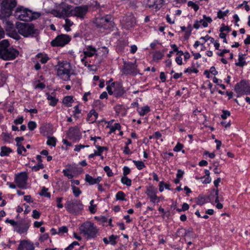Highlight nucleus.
<instances>
[{"label":"nucleus","mask_w":250,"mask_h":250,"mask_svg":"<svg viewBox=\"0 0 250 250\" xmlns=\"http://www.w3.org/2000/svg\"><path fill=\"white\" fill-rule=\"evenodd\" d=\"M104 170L105 172H106L107 175L108 177H111L113 175V173L112 171V170L110 169L109 167L108 166H105L104 167Z\"/></svg>","instance_id":"nucleus-49"},{"label":"nucleus","mask_w":250,"mask_h":250,"mask_svg":"<svg viewBox=\"0 0 250 250\" xmlns=\"http://www.w3.org/2000/svg\"><path fill=\"white\" fill-rule=\"evenodd\" d=\"M46 94L47 95V99L48 101H50L49 105L52 106H55L57 104L58 100L57 99L55 96H53L48 93Z\"/></svg>","instance_id":"nucleus-28"},{"label":"nucleus","mask_w":250,"mask_h":250,"mask_svg":"<svg viewBox=\"0 0 250 250\" xmlns=\"http://www.w3.org/2000/svg\"><path fill=\"white\" fill-rule=\"evenodd\" d=\"M63 173L64 175L67 176L69 179H72L73 177V174L70 173L67 169H63Z\"/></svg>","instance_id":"nucleus-61"},{"label":"nucleus","mask_w":250,"mask_h":250,"mask_svg":"<svg viewBox=\"0 0 250 250\" xmlns=\"http://www.w3.org/2000/svg\"><path fill=\"white\" fill-rule=\"evenodd\" d=\"M95 147L97 148L98 151L97 152L98 153V156H101L102 153L104 150H107V147L106 146H101L99 145H95Z\"/></svg>","instance_id":"nucleus-41"},{"label":"nucleus","mask_w":250,"mask_h":250,"mask_svg":"<svg viewBox=\"0 0 250 250\" xmlns=\"http://www.w3.org/2000/svg\"><path fill=\"white\" fill-rule=\"evenodd\" d=\"M40 215L41 213L39 211H38L36 209H34L33 210L32 217L33 218L35 219H38L40 218Z\"/></svg>","instance_id":"nucleus-56"},{"label":"nucleus","mask_w":250,"mask_h":250,"mask_svg":"<svg viewBox=\"0 0 250 250\" xmlns=\"http://www.w3.org/2000/svg\"><path fill=\"white\" fill-rule=\"evenodd\" d=\"M79 245V243L77 241H74L71 244H70L67 248L65 249V250H72L75 246Z\"/></svg>","instance_id":"nucleus-55"},{"label":"nucleus","mask_w":250,"mask_h":250,"mask_svg":"<svg viewBox=\"0 0 250 250\" xmlns=\"http://www.w3.org/2000/svg\"><path fill=\"white\" fill-rule=\"evenodd\" d=\"M150 111V109L149 106L146 105L142 107L140 110L138 111L139 115L141 116H144L147 113Z\"/></svg>","instance_id":"nucleus-32"},{"label":"nucleus","mask_w":250,"mask_h":250,"mask_svg":"<svg viewBox=\"0 0 250 250\" xmlns=\"http://www.w3.org/2000/svg\"><path fill=\"white\" fill-rule=\"evenodd\" d=\"M44 167L42 163H38V164L33 166L32 167V170L34 171H37L40 169H42Z\"/></svg>","instance_id":"nucleus-47"},{"label":"nucleus","mask_w":250,"mask_h":250,"mask_svg":"<svg viewBox=\"0 0 250 250\" xmlns=\"http://www.w3.org/2000/svg\"><path fill=\"white\" fill-rule=\"evenodd\" d=\"M73 102V97L71 96H65L62 100L63 104L68 107L71 106Z\"/></svg>","instance_id":"nucleus-31"},{"label":"nucleus","mask_w":250,"mask_h":250,"mask_svg":"<svg viewBox=\"0 0 250 250\" xmlns=\"http://www.w3.org/2000/svg\"><path fill=\"white\" fill-rule=\"evenodd\" d=\"M96 49L92 46H88L86 48V50L83 51L84 56L86 57H91L96 53Z\"/></svg>","instance_id":"nucleus-25"},{"label":"nucleus","mask_w":250,"mask_h":250,"mask_svg":"<svg viewBox=\"0 0 250 250\" xmlns=\"http://www.w3.org/2000/svg\"><path fill=\"white\" fill-rule=\"evenodd\" d=\"M46 143L48 146H55L56 145V139L54 137H49L48 138Z\"/></svg>","instance_id":"nucleus-42"},{"label":"nucleus","mask_w":250,"mask_h":250,"mask_svg":"<svg viewBox=\"0 0 250 250\" xmlns=\"http://www.w3.org/2000/svg\"><path fill=\"white\" fill-rule=\"evenodd\" d=\"M7 80L6 74L2 72H0V87L2 86L5 83Z\"/></svg>","instance_id":"nucleus-40"},{"label":"nucleus","mask_w":250,"mask_h":250,"mask_svg":"<svg viewBox=\"0 0 250 250\" xmlns=\"http://www.w3.org/2000/svg\"><path fill=\"white\" fill-rule=\"evenodd\" d=\"M102 178L101 176H98L96 178H94L88 174L85 175V180L90 185L98 184L102 181Z\"/></svg>","instance_id":"nucleus-22"},{"label":"nucleus","mask_w":250,"mask_h":250,"mask_svg":"<svg viewBox=\"0 0 250 250\" xmlns=\"http://www.w3.org/2000/svg\"><path fill=\"white\" fill-rule=\"evenodd\" d=\"M165 1V0H148L147 5L157 11L163 7Z\"/></svg>","instance_id":"nucleus-19"},{"label":"nucleus","mask_w":250,"mask_h":250,"mask_svg":"<svg viewBox=\"0 0 250 250\" xmlns=\"http://www.w3.org/2000/svg\"><path fill=\"white\" fill-rule=\"evenodd\" d=\"M73 24V22L68 18L65 19V24L63 25V27L65 30L67 32H69L71 30L70 26Z\"/></svg>","instance_id":"nucleus-30"},{"label":"nucleus","mask_w":250,"mask_h":250,"mask_svg":"<svg viewBox=\"0 0 250 250\" xmlns=\"http://www.w3.org/2000/svg\"><path fill=\"white\" fill-rule=\"evenodd\" d=\"M14 16L21 21H29L38 19L41 14L38 12H33L30 9L21 6L16 8Z\"/></svg>","instance_id":"nucleus-2"},{"label":"nucleus","mask_w":250,"mask_h":250,"mask_svg":"<svg viewBox=\"0 0 250 250\" xmlns=\"http://www.w3.org/2000/svg\"><path fill=\"white\" fill-rule=\"evenodd\" d=\"M98 117V114L94 109H92L87 114L86 120L89 123H94Z\"/></svg>","instance_id":"nucleus-23"},{"label":"nucleus","mask_w":250,"mask_h":250,"mask_svg":"<svg viewBox=\"0 0 250 250\" xmlns=\"http://www.w3.org/2000/svg\"><path fill=\"white\" fill-rule=\"evenodd\" d=\"M132 162L138 170H141L146 167L145 164L142 161L133 160Z\"/></svg>","instance_id":"nucleus-35"},{"label":"nucleus","mask_w":250,"mask_h":250,"mask_svg":"<svg viewBox=\"0 0 250 250\" xmlns=\"http://www.w3.org/2000/svg\"><path fill=\"white\" fill-rule=\"evenodd\" d=\"M118 237V236L113 234L109 237V241L112 245L114 246L117 244V242L116 240Z\"/></svg>","instance_id":"nucleus-43"},{"label":"nucleus","mask_w":250,"mask_h":250,"mask_svg":"<svg viewBox=\"0 0 250 250\" xmlns=\"http://www.w3.org/2000/svg\"><path fill=\"white\" fill-rule=\"evenodd\" d=\"M56 67L57 75L63 81H67L70 79L71 66L70 63L66 61L59 62Z\"/></svg>","instance_id":"nucleus-5"},{"label":"nucleus","mask_w":250,"mask_h":250,"mask_svg":"<svg viewBox=\"0 0 250 250\" xmlns=\"http://www.w3.org/2000/svg\"><path fill=\"white\" fill-rule=\"evenodd\" d=\"M229 12V11L228 10H227L225 11H222L220 10L217 12V17L220 19H223L224 16H226L227 15Z\"/></svg>","instance_id":"nucleus-45"},{"label":"nucleus","mask_w":250,"mask_h":250,"mask_svg":"<svg viewBox=\"0 0 250 250\" xmlns=\"http://www.w3.org/2000/svg\"><path fill=\"white\" fill-rule=\"evenodd\" d=\"M184 173L185 172L183 170H182L181 169H178L177 170V173L176 174V178H179L180 179L182 178Z\"/></svg>","instance_id":"nucleus-60"},{"label":"nucleus","mask_w":250,"mask_h":250,"mask_svg":"<svg viewBox=\"0 0 250 250\" xmlns=\"http://www.w3.org/2000/svg\"><path fill=\"white\" fill-rule=\"evenodd\" d=\"M71 37L66 34H61L57 36L51 42V45L52 46H64L68 43L71 40Z\"/></svg>","instance_id":"nucleus-11"},{"label":"nucleus","mask_w":250,"mask_h":250,"mask_svg":"<svg viewBox=\"0 0 250 250\" xmlns=\"http://www.w3.org/2000/svg\"><path fill=\"white\" fill-rule=\"evenodd\" d=\"M65 207L69 213L73 214H77L83 209V205L78 200L72 202L67 201L65 204Z\"/></svg>","instance_id":"nucleus-9"},{"label":"nucleus","mask_w":250,"mask_h":250,"mask_svg":"<svg viewBox=\"0 0 250 250\" xmlns=\"http://www.w3.org/2000/svg\"><path fill=\"white\" fill-rule=\"evenodd\" d=\"M234 90L238 94V97L244 94L249 95L250 94V84L248 81L242 80L236 84Z\"/></svg>","instance_id":"nucleus-8"},{"label":"nucleus","mask_w":250,"mask_h":250,"mask_svg":"<svg viewBox=\"0 0 250 250\" xmlns=\"http://www.w3.org/2000/svg\"><path fill=\"white\" fill-rule=\"evenodd\" d=\"M1 136L3 140L5 142L11 143V135L10 133L7 132H3L1 134Z\"/></svg>","instance_id":"nucleus-33"},{"label":"nucleus","mask_w":250,"mask_h":250,"mask_svg":"<svg viewBox=\"0 0 250 250\" xmlns=\"http://www.w3.org/2000/svg\"><path fill=\"white\" fill-rule=\"evenodd\" d=\"M35 247L33 243L25 240L20 241L17 250H34Z\"/></svg>","instance_id":"nucleus-20"},{"label":"nucleus","mask_w":250,"mask_h":250,"mask_svg":"<svg viewBox=\"0 0 250 250\" xmlns=\"http://www.w3.org/2000/svg\"><path fill=\"white\" fill-rule=\"evenodd\" d=\"M22 151H23L24 152H26V148L22 145L21 146H20L18 147L17 153L21 155Z\"/></svg>","instance_id":"nucleus-62"},{"label":"nucleus","mask_w":250,"mask_h":250,"mask_svg":"<svg viewBox=\"0 0 250 250\" xmlns=\"http://www.w3.org/2000/svg\"><path fill=\"white\" fill-rule=\"evenodd\" d=\"M18 50L10 47V44L7 40H3L0 42V58L4 60H13L19 55Z\"/></svg>","instance_id":"nucleus-1"},{"label":"nucleus","mask_w":250,"mask_h":250,"mask_svg":"<svg viewBox=\"0 0 250 250\" xmlns=\"http://www.w3.org/2000/svg\"><path fill=\"white\" fill-rule=\"evenodd\" d=\"M96 23L97 26L107 29L112 26V18L109 15H106L104 17L97 18L96 19Z\"/></svg>","instance_id":"nucleus-10"},{"label":"nucleus","mask_w":250,"mask_h":250,"mask_svg":"<svg viewBox=\"0 0 250 250\" xmlns=\"http://www.w3.org/2000/svg\"><path fill=\"white\" fill-rule=\"evenodd\" d=\"M125 194L122 191H118L116 195V199L117 200L125 201Z\"/></svg>","instance_id":"nucleus-37"},{"label":"nucleus","mask_w":250,"mask_h":250,"mask_svg":"<svg viewBox=\"0 0 250 250\" xmlns=\"http://www.w3.org/2000/svg\"><path fill=\"white\" fill-rule=\"evenodd\" d=\"M23 117L22 116H21L19 117L18 118L15 119L14 121V124L16 125H19V124H22L23 122Z\"/></svg>","instance_id":"nucleus-63"},{"label":"nucleus","mask_w":250,"mask_h":250,"mask_svg":"<svg viewBox=\"0 0 250 250\" xmlns=\"http://www.w3.org/2000/svg\"><path fill=\"white\" fill-rule=\"evenodd\" d=\"M130 172V169L127 166H125L123 167V174L124 176H126Z\"/></svg>","instance_id":"nucleus-64"},{"label":"nucleus","mask_w":250,"mask_h":250,"mask_svg":"<svg viewBox=\"0 0 250 250\" xmlns=\"http://www.w3.org/2000/svg\"><path fill=\"white\" fill-rule=\"evenodd\" d=\"M67 137L73 141H79L82 137V133L78 126L71 127L66 132Z\"/></svg>","instance_id":"nucleus-12"},{"label":"nucleus","mask_w":250,"mask_h":250,"mask_svg":"<svg viewBox=\"0 0 250 250\" xmlns=\"http://www.w3.org/2000/svg\"><path fill=\"white\" fill-rule=\"evenodd\" d=\"M199 72V70L195 68L194 67H188L187 68L185 71V73H197Z\"/></svg>","instance_id":"nucleus-48"},{"label":"nucleus","mask_w":250,"mask_h":250,"mask_svg":"<svg viewBox=\"0 0 250 250\" xmlns=\"http://www.w3.org/2000/svg\"><path fill=\"white\" fill-rule=\"evenodd\" d=\"M121 181L122 184H123L124 185H125L127 186H130L131 185L132 182L131 179H129L126 176H124L123 177H122Z\"/></svg>","instance_id":"nucleus-38"},{"label":"nucleus","mask_w":250,"mask_h":250,"mask_svg":"<svg viewBox=\"0 0 250 250\" xmlns=\"http://www.w3.org/2000/svg\"><path fill=\"white\" fill-rule=\"evenodd\" d=\"M68 231V229L66 226H62L59 228L58 234L64 233Z\"/></svg>","instance_id":"nucleus-52"},{"label":"nucleus","mask_w":250,"mask_h":250,"mask_svg":"<svg viewBox=\"0 0 250 250\" xmlns=\"http://www.w3.org/2000/svg\"><path fill=\"white\" fill-rule=\"evenodd\" d=\"M62 199L63 198L62 197H58L56 199L57 202V207L59 208H62L63 207V205L61 203Z\"/></svg>","instance_id":"nucleus-58"},{"label":"nucleus","mask_w":250,"mask_h":250,"mask_svg":"<svg viewBox=\"0 0 250 250\" xmlns=\"http://www.w3.org/2000/svg\"><path fill=\"white\" fill-rule=\"evenodd\" d=\"M5 222L6 223L10 224L12 226L15 227V228L17 227L18 222L14 221V220L9 219L8 218L6 219Z\"/></svg>","instance_id":"nucleus-54"},{"label":"nucleus","mask_w":250,"mask_h":250,"mask_svg":"<svg viewBox=\"0 0 250 250\" xmlns=\"http://www.w3.org/2000/svg\"><path fill=\"white\" fill-rule=\"evenodd\" d=\"M157 188L153 186H149L146 192L147 196L150 198L151 202L155 203L158 197L156 195Z\"/></svg>","instance_id":"nucleus-17"},{"label":"nucleus","mask_w":250,"mask_h":250,"mask_svg":"<svg viewBox=\"0 0 250 250\" xmlns=\"http://www.w3.org/2000/svg\"><path fill=\"white\" fill-rule=\"evenodd\" d=\"M136 63L128 62L125 66L124 72L126 74H134L136 73Z\"/></svg>","instance_id":"nucleus-21"},{"label":"nucleus","mask_w":250,"mask_h":250,"mask_svg":"<svg viewBox=\"0 0 250 250\" xmlns=\"http://www.w3.org/2000/svg\"><path fill=\"white\" fill-rule=\"evenodd\" d=\"M17 28L19 34L26 38L36 37L40 33L32 23H19L17 25Z\"/></svg>","instance_id":"nucleus-3"},{"label":"nucleus","mask_w":250,"mask_h":250,"mask_svg":"<svg viewBox=\"0 0 250 250\" xmlns=\"http://www.w3.org/2000/svg\"><path fill=\"white\" fill-rule=\"evenodd\" d=\"M197 205L202 206L207 203L206 197L203 195H200L195 199Z\"/></svg>","instance_id":"nucleus-29"},{"label":"nucleus","mask_w":250,"mask_h":250,"mask_svg":"<svg viewBox=\"0 0 250 250\" xmlns=\"http://www.w3.org/2000/svg\"><path fill=\"white\" fill-rule=\"evenodd\" d=\"M30 226V222L26 220H21L18 222L15 230L20 234L26 232Z\"/></svg>","instance_id":"nucleus-15"},{"label":"nucleus","mask_w":250,"mask_h":250,"mask_svg":"<svg viewBox=\"0 0 250 250\" xmlns=\"http://www.w3.org/2000/svg\"><path fill=\"white\" fill-rule=\"evenodd\" d=\"M1 151L0 155L1 157L8 156L9 154L12 152V149L6 146H1L0 148Z\"/></svg>","instance_id":"nucleus-27"},{"label":"nucleus","mask_w":250,"mask_h":250,"mask_svg":"<svg viewBox=\"0 0 250 250\" xmlns=\"http://www.w3.org/2000/svg\"><path fill=\"white\" fill-rule=\"evenodd\" d=\"M48 190V188L45 187H42L41 192L39 193L40 195L50 198L51 194L50 192H47Z\"/></svg>","instance_id":"nucleus-36"},{"label":"nucleus","mask_w":250,"mask_h":250,"mask_svg":"<svg viewBox=\"0 0 250 250\" xmlns=\"http://www.w3.org/2000/svg\"><path fill=\"white\" fill-rule=\"evenodd\" d=\"M72 7L64 2L61 3L54 11L57 17L65 18L71 16Z\"/></svg>","instance_id":"nucleus-7"},{"label":"nucleus","mask_w":250,"mask_h":250,"mask_svg":"<svg viewBox=\"0 0 250 250\" xmlns=\"http://www.w3.org/2000/svg\"><path fill=\"white\" fill-rule=\"evenodd\" d=\"M81 232L87 239L94 238L97 236L98 229L94 224L90 222L83 223L80 227Z\"/></svg>","instance_id":"nucleus-6"},{"label":"nucleus","mask_w":250,"mask_h":250,"mask_svg":"<svg viewBox=\"0 0 250 250\" xmlns=\"http://www.w3.org/2000/svg\"><path fill=\"white\" fill-rule=\"evenodd\" d=\"M111 86L114 88V95L115 97H122L125 92V90L121 82L112 83Z\"/></svg>","instance_id":"nucleus-16"},{"label":"nucleus","mask_w":250,"mask_h":250,"mask_svg":"<svg viewBox=\"0 0 250 250\" xmlns=\"http://www.w3.org/2000/svg\"><path fill=\"white\" fill-rule=\"evenodd\" d=\"M164 56V54L163 52L160 51H157L154 53L153 55V59L154 61H158L162 59Z\"/></svg>","instance_id":"nucleus-34"},{"label":"nucleus","mask_w":250,"mask_h":250,"mask_svg":"<svg viewBox=\"0 0 250 250\" xmlns=\"http://www.w3.org/2000/svg\"><path fill=\"white\" fill-rule=\"evenodd\" d=\"M71 187L73 193L75 197H78L82 193L81 190L78 187L73 185H71Z\"/></svg>","instance_id":"nucleus-39"},{"label":"nucleus","mask_w":250,"mask_h":250,"mask_svg":"<svg viewBox=\"0 0 250 250\" xmlns=\"http://www.w3.org/2000/svg\"><path fill=\"white\" fill-rule=\"evenodd\" d=\"M230 115V112L228 110H223L222 114L221 115L223 119H226Z\"/></svg>","instance_id":"nucleus-51"},{"label":"nucleus","mask_w":250,"mask_h":250,"mask_svg":"<svg viewBox=\"0 0 250 250\" xmlns=\"http://www.w3.org/2000/svg\"><path fill=\"white\" fill-rule=\"evenodd\" d=\"M87 11L88 6L87 5L76 6L73 9L72 8L71 16H75L83 19Z\"/></svg>","instance_id":"nucleus-13"},{"label":"nucleus","mask_w":250,"mask_h":250,"mask_svg":"<svg viewBox=\"0 0 250 250\" xmlns=\"http://www.w3.org/2000/svg\"><path fill=\"white\" fill-rule=\"evenodd\" d=\"M27 177L25 172H21L16 176L15 181L19 188H26Z\"/></svg>","instance_id":"nucleus-14"},{"label":"nucleus","mask_w":250,"mask_h":250,"mask_svg":"<svg viewBox=\"0 0 250 250\" xmlns=\"http://www.w3.org/2000/svg\"><path fill=\"white\" fill-rule=\"evenodd\" d=\"M24 140V138L23 137H17L15 138V141L17 143V147L20 146H21V142Z\"/></svg>","instance_id":"nucleus-57"},{"label":"nucleus","mask_w":250,"mask_h":250,"mask_svg":"<svg viewBox=\"0 0 250 250\" xmlns=\"http://www.w3.org/2000/svg\"><path fill=\"white\" fill-rule=\"evenodd\" d=\"M188 5L193 8L195 12L197 11L199 9V6L192 1H189L188 3Z\"/></svg>","instance_id":"nucleus-46"},{"label":"nucleus","mask_w":250,"mask_h":250,"mask_svg":"<svg viewBox=\"0 0 250 250\" xmlns=\"http://www.w3.org/2000/svg\"><path fill=\"white\" fill-rule=\"evenodd\" d=\"M36 58L38 59V62H40L42 64L46 63L47 61L50 60V58L46 54L43 53H38L36 56Z\"/></svg>","instance_id":"nucleus-24"},{"label":"nucleus","mask_w":250,"mask_h":250,"mask_svg":"<svg viewBox=\"0 0 250 250\" xmlns=\"http://www.w3.org/2000/svg\"><path fill=\"white\" fill-rule=\"evenodd\" d=\"M17 4L16 0H2L0 4V19H4L9 17Z\"/></svg>","instance_id":"nucleus-4"},{"label":"nucleus","mask_w":250,"mask_h":250,"mask_svg":"<svg viewBox=\"0 0 250 250\" xmlns=\"http://www.w3.org/2000/svg\"><path fill=\"white\" fill-rule=\"evenodd\" d=\"M89 147L88 145L85 146V145L80 144L79 145H77L75 146L74 151L79 152L80 151L81 148H83L84 147Z\"/></svg>","instance_id":"nucleus-59"},{"label":"nucleus","mask_w":250,"mask_h":250,"mask_svg":"<svg viewBox=\"0 0 250 250\" xmlns=\"http://www.w3.org/2000/svg\"><path fill=\"white\" fill-rule=\"evenodd\" d=\"M184 146L183 144L179 143H177L176 146L174 147L173 150L176 152L180 151L183 148Z\"/></svg>","instance_id":"nucleus-53"},{"label":"nucleus","mask_w":250,"mask_h":250,"mask_svg":"<svg viewBox=\"0 0 250 250\" xmlns=\"http://www.w3.org/2000/svg\"><path fill=\"white\" fill-rule=\"evenodd\" d=\"M29 129L31 131L34 130L37 127V124L34 121H29L27 124Z\"/></svg>","instance_id":"nucleus-44"},{"label":"nucleus","mask_w":250,"mask_h":250,"mask_svg":"<svg viewBox=\"0 0 250 250\" xmlns=\"http://www.w3.org/2000/svg\"><path fill=\"white\" fill-rule=\"evenodd\" d=\"M245 59L246 57H242V53H239L238 55V62H235V65L237 66L243 67L247 64Z\"/></svg>","instance_id":"nucleus-26"},{"label":"nucleus","mask_w":250,"mask_h":250,"mask_svg":"<svg viewBox=\"0 0 250 250\" xmlns=\"http://www.w3.org/2000/svg\"><path fill=\"white\" fill-rule=\"evenodd\" d=\"M231 28L228 26L225 25L224 24H222V26L220 27L219 29V31L221 33H223L224 31H227V32H229L231 31Z\"/></svg>","instance_id":"nucleus-50"},{"label":"nucleus","mask_w":250,"mask_h":250,"mask_svg":"<svg viewBox=\"0 0 250 250\" xmlns=\"http://www.w3.org/2000/svg\"><path fill=\"white\" fill-rule=\"evenodd\" d=\"M123 21L124 27L127 29L134 27L136 24L135 19L131 15L124 17Z\"/></svg>","instance_id":"nucleus-18"}]
</instances>
